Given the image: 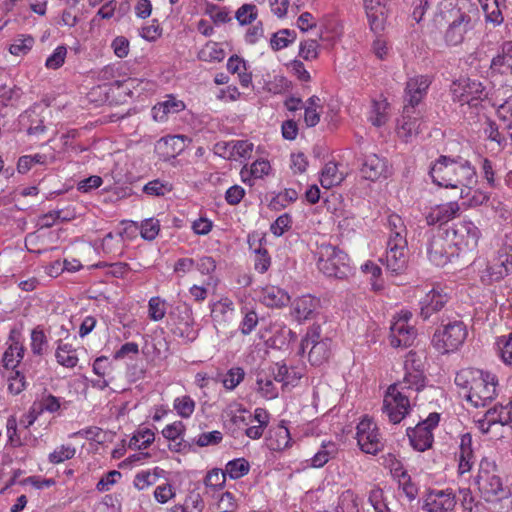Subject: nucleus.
Instances as JSON below:
<instances>
[{"label": "nucleus", "instance_id": "37", "mask_svg": "<svg viewBox=\"0 0 512 512\" xmlns=\"http://www.w3.org/2000/svg\"><path fill=\"white\" fill-rule=\"evenodd\" d=\"M392 386H397V390H401L403 394H408L407 392L410 390L418 392L425 386L424 373L420 370L418 372L405 371L403 379Z\"/></svg>", "mask_w": 512, "mask_h": 512}, {"label": "nucleus", "instance_id": "5", "mask_svg": "<svg viewBox=\"0 0 512 512\" xmlns=\"http://www.w3.org/2000/svg\"><path fill=\"white\" fill-rule=\"evenodd\" d=\"M447 23V29L444 34L445 42L450 46L461 44L466 34L473 30L474 24L469 13L462 11L460 8L451 7L450 9L441 10L436 18Z\"/></svg>", "mask_w": 512, "mask_h": 512}, {"label": "nucleus", "instance_id": "21", "mask_svg": "<svg viewBox=\"0 0 512 512\" xmlns=\"http://www.w3.org/2000/svg\"><path fill=\"white\" fill-rule=\"evenodd\" d=\"M499 265L490 268L491 276L495 280L502 279L504 276L512 272V233L506 234L502 247L498 252Z\"/></svg>", "mask_w": 512, "mask_h": 512}, {"label": "nucleus", "instance_id": "8", "mask_svg": "<svg viewBox=\"0 0 512 512\" xmlns=\"http://www.w3.org/2000/svg\"><path fill=\"white\" fill-rule=\"evenodd\" d=\"M447 238L450 239L453 247L456 249L457 256L460 253L475 251L481 237L480 229L471 220H461L446 231Z\"/></svg>", "mask_w": 512, "mask_h": 512}, {"label": "nucleus", "instance_id": "31", "mask_svg": "<svg viewBox=\"0 0 512 512\" xmlns=\"http://www.w3.org/2000/svg\"><path fill=\"white\" fill-rule=\"evenodd\" d=\"M185 148V136L174 135L161 138L156 149L164 158H174Z\"/></svg>", "mask_w": 512, "mask_h": 512}, {"label": "nucleus", "instance_id": "17", "mask_svg": "<svg viewBox=\"0 0 512 512\" xmlns=\"http://www.w3.org/2000/svg\"><path fill=\"white\" fill-rule=\"evenodd\" d=\"M455 505V495L451 491L431 490L423 500L422 509L426 512H449Z\"/></svg>", "mask_w": 512, "mask_h": 512}, {"label": "nucleus", "instance_id": "49", "mask_svg": "<svg viewBox=\"0 0 512 512\" xmlns=\"http://www.w3.org/2000/svg\"><path fill=\"white\" fill-rule=\"evenodd\" d=\"M155 435L150 429L138 431L129 441V447L134 449H146L154 441Z\"/></svg>", "mask_w": 512, "mask_h": 512}, {"label": "nucleus", "instance_id": "15", "mask_svg": "<svg viewBox=\"0 0 512 512\" xmlns=\"http://www.w3.org/2000/svg\"><path fill=\"white\" fill-rule=\"evenodd\" d=\"M429 260L436 266L443 267L450 262L451 257L457 255L450 239L443 233L434 234L427 244Z\"/></svg>", "mask_w": 512, "mask_h": 512}, {"label": "nucleus", "instance_id": "38", "mask_svg": "<svg viewBox=\"0 0 512 512\" xmlns=\"http://www.w3.org/2000/svg\"><path fill=\"white\" fill-rule=\"evenodd\" d=\"M56 361L59 365L66 368H74L78 364V356L76 349L62 340L57 341V348L55 351Z\"/></svg>", "mask_w": 512, "mask_h": 512}, {"label": "nucleus", "instance_id": "45", "mask_svg": "<svg viewBox=\"0 0 512 512\" xmlns=\"http://www.w3.org/2000/svg\"><path fill=\"white\" fill-rule=\"evenodd\" d=\"M250 466L247 460L244 458L234 459L229 461L226 466L224 474L229 476L231 479H239L245 476L249 472Z\"/></svg>", "mask_w": 512, "mask_h": 512}, {"label": "nucleus", "instance_id": "35", "mask_svg": "<svg viewBox=\"0 0 512 512\" xmlns=\"http://www.w3.org/2000/svg\"><path fill=\"white\" fill-rule=\"evenodd\" d=\"M261 300L267 307L281 308L289 303L290 296L277 286H267L262 290Z\"/></svg>", "mask_w": 512, "mask_h": 512}, {"label": "nucleus", "instance_id": "28", "mask_svg": "<svg viewBox=\"0 0 512 512\" xmlns=\"http://www.w3.org/2000/svg\"><path fill=\"white\" fill-rule=\"evenodd\" d=\"M458 461L459 474L462 475L471 471L474 464V451L472 447V436L470 433H465L460 438Z\"/></svg>", "mask_w": 512, "mask_h": 512}, {"label": "nucleus", "instance_id": "18", "mask_svg": "<svg viewBox=\"0 0 512 512\" xmlns=\"http://www.w3.org/2000/svg\"><path fill=\"white\" fill-rule=\"evenodd\" d=\"M389 0H363L370 29L374 33L384 30L388 15Z\"/></svg>", "mask_w": 512, "mask_h": 512}, {"label": "nucleus", "instance_id": "9", "mask_svg": "<svg viewBox=\"0 0 512 512\" xmlns=\"http://www.w3.org/2000/svg\"><path fill=\"white\" fill-rule=\"evenodd\" d=\"M425 128L421 111L412 106H404L400 118L397 120V136L405 143L414 141Z\"/></svg>", "mask_w": 512, "mask_h": 512}, {"label": "nucleus", "instance_id": "26", "mask_svg": "<svg viewBox=\"0 0 512 512\" xmlns=\"http://www.w3.org/2000/svg\"><path fill=\"white\" fill-rule=\"evenodd\" d=\"M460 213V205L456 201L437 205L432 208L426 216L429 225L444 224L458 216Z\"/></svg>", "mask_w": 512, "mask_h": 512}, {"label": "nucleus", "instance_id": "10", "mask_svg": "<svg viewBox=\"0 0 512 512\" xmlns=\"http://www.w3.org/2000/svg\"><path fill=\"white\" fill-rule=\"evenodd\" d=\"M440 415L436 412L419 422L415 427L407 429V436L411 446L420 452H424L432 447L434 437L433 429L438 426Z\"/></svg>", "mask_w": 512, "mask_h": 512}, {"label": "nucleus", "instance_id": "33", "mask_svg": "<svg viewBox=\"0 0 512 512\" xmlns=\"http://www.w3.org/2000/svg\"><path fill=\"white\" fill-rule=\"evenodd\" d=\"M339 452L338 445L333 441H323L319 450L307 460L312 468H322L329 460L334 459Z\"/></svg>", "mask_w": 512, "mask_h": 512}, {"label": "nucleus", "instance_id": "25", "mask_svg": "<svg viewBox=\"0 0 512 512\" xmlns=\"http://www.w3.org/2000/svg\"><path fill=\"white\" fill-rule=\"evenodd\" d=\"M387 170L388 166L386 160L374 153L365 155L360 169L362 176L371 181H376L381 177L385 178L387 176Z\"/></svg>", "mask_w": 512, "mask_h": 512}, {"label": "nucleus", "instance_id": "29", "mask_svg": "<svg viewBox=\"0 0 512 512\" xmlns=\"http://www.w3.org/2000/svg\"><path fill=\"white\" fill-rule=\"evenodd\" d=\"M185 109L183 101L173 96H168L166 100L159 102L152 108V116L155 121H166L169 114H176Z\"/></svg>", "mask_w": 512, "mask_h": 512}, {"label": "nucleus", "instance_id": "39", "mask_svg": "<svg viewBox=\"0 0 512 512\" xmlns=\"http://www.w3.org/2000/svg\"><path fill=\"white\" fill-rule=\"evenodd\" d=\"M271 169L270 163L266 160H256L252 163L250 169L247 168V166H244L241 171V179L244 183H249L250 186L253 184L251 183V178L254 179H261L265 175H268L269 171Z\"/></svg>", "mask_w": 512, "mask_h": 512}, {"label": "nucleus", "instance_id": "55", "mask_svg": "<svg viewBox=\"0 0 512 512\" xmlns=\"http://www.w3.org/2000/svg\"><path fill=\"white\" fill-rule=\"evenodd\" d=\"M166 314V303L158 296L150 298L148 302V315L153 321H160Z\"/></svg>", "mask_w": 512, "mask_h": 512}, {"label": "nucleus", "instance_id": "56", "mask_svg": "<svg viewBox=\"0 0 512 512\" xmlns=\"http://www.w3.org/2000/svg\"><path fill=\"white\" fill-rule=\"evenodd\" d=\"M240 25L252 23L257 18V7L254 4H243L235 13Z\"/></svg>", "mask_w": 512, "mask_h": 512}, {"label": "nucleus", "instance_id": "54", "mask_svg": "<svg viewBox=\"0 0 512 512\" xmlns=\"http://www.w3.org/2000/svg\"><path fill=\"white\" fill-rule=\"evenodd\" d=\"M34 39L31 36L16 38L9 47V52L15 56L26 55L33 47Z\"/></svg>", "mask_w": 512, "mask_h": 512}, {"label": "nucleus", "instance_id": "61", "mask_svg": "<svg viewBox=\"0 0 512 512\" xmlns=\"http://www.w3.org/2000/svg\"><path fill=\"white\" fill-rule=\"evenodd\" d=\"M159 231L160 224L158 220L149 218L142 221L140 234L143 239L152 241L157 237Z\"/></svg>", "mask_w": 512, "mask_h": 512}, {"label": "nucleus", "instance_id": "19", "mask_svg": "<svg viewBox=\"0 0 512 512\" xmlns=\"http://www.w3.org/2000/svg\"><path fill=\"white\" fill-rule=\"evenodd\" d=\"M320 308V299L303 295L291 303V316L299 323L312 319Z\"/></svg>", "mask_w": 512, "mask_h": 512}, {"label": "nucleus", "instance_id": "2", "mask_svg": "<svg viewBox=\"0 0 512 512\" xmlns=\"http://www.w3.org/2000/svg\"><path fill=\"white\" fill-rule=\"evenodd\" d=\"M455 384L462 388L464 397L474 407H485L496 397L497 377L487 371L467 368L455 376Z\"/></svg>", "mask_w": 512, "mask_h": 512}, {"label": "nucleus", "instance_id": "27", "mask_svg": "<svg viewBox=\"0 0 512 512\" xmlns=\"http://www.w3.org/2000/svg\"><path fill=\"white\" fill-rule=\"evenodd\" d=\"M172 333L185 343H191L198 337V330L194 328V319L189 309H185L179 316Z\"/></svg>", "mask_w": 512, "mask_h": 512}, {"label": "nucleus", "instance_id": "40", "mask_svg": "<svg viewBox=\"0 0 512 512\" xmlns=\"http://www.w3.org/2000/svg\"><path fill=\"white\" fill-rule=\"evenodd\" d=\"M218 148H230L229 158H247L253 151V144L247 140L221 142Z\"/></svg>", "mask_w": 512, "mask_h": 512}, {"label": "nucleus", "instance_id": "1", "mask_svg": "<svg viewBox=\"0 0 512 512\" xmlns=\"http://www.w3.org/2000/svg\"><path fill=\"white\" fill-rule=\"evenodd\" d=\"M433 183L446 188L464 186L471 188L477 183L476 169L461 157L440 156L430 168Z\"/></svg>", "mask_w": 512, "mask_h": 512}, {"label": "nucleus", "instance_id": "57", "mask_svg": "<svg viewBox=\"0 0 512 512\" xmlns=\"http://www.w3.org/2000/svg\"><path fill=\"white\" fill-rule=\"evenodd\" d=\"M123 247L122 233L109 232L105 235L102 241V248L106 253H115Z\"/></svg>", "mask_w": 512, "mask_h": 512}, {"label": "nucleus", "instance_id": "14", "mask_svg": "<svg viewBox=\"0 0 512 512\" xmlns=\"http://www.w3.org/2000/svg\"><path fill=\"white\" fill-rule=\"evenodd\" d=\"M411 312H402L394 318L390 327V344L393 347H409L416 338V329L409 324Z\"/></svg>", "mask_w": 512, "mask_h": 512}, {"label": "nucleus", "instance_id": "48", "mask_svg": "<svg viewBox=\"0 0 512 512\" xmlns=\"http://www.w3.org/2000/svg\"><path fill=\"white\" fill-rule=\"evenodd\" d=\"M339 508L342 512H359V498L350 489L345 490L339 497Z\"/></svg>", "mask_w": 512, "mask_h": 512}, {"label": "nucleus", "instance_id": "7", "mask_svg": "<svg viewBox=\"0 0 512 512\" xmlns=\"http://www.w3.org/2000/svg\"><path fill=\"white\" fill-rule=\"evenodd\" d=\"M467 328L460 320H442L441 327L437 328L432 339L434 347L440 353H449L457 350L467 337Z\"/></svg>", "mask_w": 512, "mask_h": 512}, {"label": "nucleus", "instance_id": "47", "mask_svg": "<svg viewBox=\"0 0 512 512\" xmlns=\"http://www.w3.org/2000/svg\"><path fill=\"white\" fill-rule=\"evenodd\" d=\"M208 15L216 25L225 24L232 20L230 11L226 7H220L215 4H208L205 9Z\"/></svg>", "mask_w": 512, "mask_h": 512}, {"label": "nucleus", "instance_id": "42", "mask_svg": "<svg viewBox=\"0 0 512 512\" xmlns=\"http://www.w3.org/2000/svg\"><path fill=\"white\" fill-rule=\"evenodd\" d=\"M25 349L18 341H13L3 354V364L7 369H14L24 357Z\"/></svg>", "mask_w": 512, "mask_h": 512}, {"label": "nucleus", "instance_id": "32", "mask_svg": "<svg viewBox=\"0 0 512 512\" xmlns=\"http://www.w3.org/2000/svg\"><path fill=\"white\" fill-rule=\"evenodd\" d=\"M261 242L262 239L257 238L255 235L248 236L249 248L255 253L254 268L259 273H265L271 265V258L267 249L262 247Z\"/></svg>", "mask_w": 512, "mask_h": 512}, {"label": "nucleus", "instance_id": "46", "mask_svg": "<svg viewBox=\"0 0 512 512\" xmlns=\"http://www.w3.org/2000/svg\"><path fill=\"white\" fill-rule=\"evenodd\" d=\"M295 39L296 33L294 30L282 29L273 34L270 45L273 50L278 51L287 47L294 42Z\"/></svg>", "mask_w": 512, "mask_h": 512}, {"label": "nucleus", "instance_id": "20", "mask_svg": "<svg viewBox=\"0 0 512 512\" xmlns=\"http://www.w3.org/2000/svg\"><path fill=\"white\" fill-rule=\"evenodd\" d=\"M448 294L440 287L431 289L419 302L420 315L424 320L440 311L448 302Z\"/></svg>", "mask_w": 512, "mask_h": 512}, {"label": "nucleus", "instance_id": "12", "mask_svg": "<svg viewBox=\"0 0 512 512\" xmlns=\"http://www.w3.org/2000/svg\"><path fill=\"white\" fill-rule=\"evenodd\" d=\"M451 93L454 101L461 105L468 104L470 106H476L478 101L487 96L482 83L470 78L454 81L451 85Z\"/></svg>", "mask_w": 512, "mask_h": 512}, {"label": "nucleus", "instance_id": "41", "mask_svg": "<svg viewBox=\"0 0 512 512\" xmlns=\"http://www.w3.org/2000/svg\"><path fill=\"white\" fill-rule=\"evenodd\" d=\"M344 180V174L339 172L338 166L334 162H328L322 170L320 183L323 188L330 189L341 184Z\"/></svg>", "mask_w": 512, "mask_h": 512}, {"label": "nucleus", "instance_id": "62", "mask_svg": "<svg viewBox=\"0 0 512 512\" xmlns=\"http://www.w3.org/2000/svg\"><path fill=\"white\" fill-rule=\"evenodd\" d=\"M76 449L70 445H62L56 448L49 455V461L53 464H59L65 460H69L74 457Z\"/></svg>", "mask_w": 512, "mask_h": 512}, {"label": "nucleus", "instance_id": "44", "mask_svg": "<svg viewBox=\"0 0 512 512\" xmlns=\"http://www.w3.org/2000/svg\"><path fill=\"white\" fill-rule=\"evenodd\" d=\"M234 312V305L233 302L228 299L224 298L216 302L211 310L212 318L215 321L223 320L227 321L231 318L232 314Z\"/></svg>", "mask_w": 512, "mask_h": 512}, {"label": "nucleus", "instance_id": "64", "mask_svg": "<svg viewBox=\"0 0 512 512\" xmlns=\"http://www.w3.org/2000/svg\"><path fill=\"white\" fill-rule=\"evenodd\" d=\"M6 429L8 443L11 447L17 448L25 444V442L21 439L20 435L18 434L17 421L15 417L11 416L7 419Z\"/></svg>", "mask_w": 512, "mask_h": 512}, {"label": "nucleus", "instance_id": "53", "mask_svg": "<svg viewBox=\"0 0 512 512\" xmlns=\"http://www.w3.org/2000/svg\"><path fill=\"white\" fill-rule=\"evenodd\" d=\"M245 371L241 367H232L224 375L222 383L228 390L235 389L244 379Z\"/></svg>", "mask_w": 512, "mask_h": 512}, {"label": "nucleus", "instance_id": "13", "mask_svg": "<svg viewBox=\"0 0 512 512\" xmlns=\"http://www.w3.org/2000/svg\"><path fill=\"white\" fill-rule=\"evenodd\" d=\"M357 442L361 450L367 454L375 455L384 448V440L377 425L366 417L357 425Z\"/></svg>", "mask_w": 512, "mask_h": 512}, {"label": "nucleus", "instance_id": "22", "mask_svg": "<svg viewBox=\"0 0 512 512\" xmlns=\"http://www.w3.org/2000/svg\"><path fill=\"white\" fill-rule=\"evenodd\" d=\"M492 75H509L512 73V41H504L497 54L491 59Z\"/></svg>", "mask_w": 512, "mask_h": 512}, {"label": "nucleus", "instance_id": "59", "mask_svg": "<svg viewBox=\"0 0 512 512\" xmlns=\"http://www.w3.org/2000/svg\"><path fill=\"white\" fill-rule=\"evenodd\" d=\"M60 409V401L57 397L49 394L44 396L38 403V410H36V403L32 407V413L40 414L43 411L50 413L56 412Z\"/></svg>", "mask_w": 512, "mask_h": 512}, {"label": "nucleus", "instance_id": "6", "mask_svg": "<svg viewBox=\"0 0 512 512\" xmlns=\"http://www.w3.org/2000/svg\"><path fill=\"white\" fill-rule=\"evenodd\" d=\"M310 346L308 360L313 366L325 363L331 355V339L322 335L319 324L311 325L301 340L298 354L303 355Z\"/></svg>", "mask_w": 512, "mask_h": 512}, {"label": "nucleus", "instance_id": "30", "mask_svg": "<svg viewBox=\"0 0 512 512\" xmlns=\"http://www.w3.org/2000/svg\"><path fill=\"white\" fill-rule=\"evenodd\" d=\"M291 441L292 438L286 422L281 421L277 427L270 430L267 445L273 451H281L288 448L291 445Z\"/></svg>", "mask_w": 512, "mask_h": 512}, {"label": "nucleus", "instance_id": "16", "mask_svg": "<svg viewBox=\"0 0 512 512\" xmlns=\"http://www.w3.org/2000/svg\"><path fill=\"white\" fill-rule=\"evenodd\" d=\"M432 80L428 75H416L406 82L404 94V106L417 108L427 94V90Z\"/></svg>", "mask_w": 512, "mask_h": 512}, {"label": "nucleus", "instance_id": "58", "mask_svg": "<svg viewBox=\"0 0 512 512\" xmlns=\"http://www.w3.org/2000/svg\"><path fill=\"white\" fill-rule=\"evenodd\" d=\"M265 368L271 373L276 382L282 383L283 385L290 384V372L286 364L275 363Z\"/></svg>", "mask_w": 512, "mask_h": 512}, {"label": "nucleus", "instance_id": "36", "mask_svg": "<svg viewBox=\"0 0 512 512\" xmlns=\"http://www.w3.org/2000/svg\"><path fill=\"white\" fill-rule=\"evenodd\" d=\"M274 379L269 371L264 367L256 372L257 391L267 399H274L278 396V390L274 384Z\"/></svg>", "mask_w": 512, "mask_h": 512}, {"label": "nucleus", "instance_id": "52", "mask_svg": "<svg viewBox=\"0 0 512 512\" xmlns=\"http://www.w3.org/2000/svg\"><path fill=\"white\" fill-rule=\"evenodd\" d=\"M48 341L46 335L39 327L31 332V351L34 355L41 356L44 354Z\"/></svg>", "mask_w": 512, "mask_h": 512}, {"label": "nucleus", "instance_id": "43", "mask_svg": "<svg viewBox=\"0 0 512 512\" xmlns=\"http://www.w3.org/2000/svg\"><path fill=\"white\" fill-rule=\"evenodd\" d=\"M497 115L501 121V129L506 131L507 136L512 142V99L504 102L498 107Z\"/></svg>", "mask_w": 512, "mask_h": 512}, {"label": "nucleus", "instance_id": "51", "mask_svg": "<svg viewBox=\"0 0 512 512\" xmlns=\"http://www.w3.org/2000/svg\"><path fill=\"white\" fill-rule=\"evenodd\" d=\"M173 407L182 418H189L195 410V401L188 395L177 397Z\"/></svg>", "mask_w": 512, "mask_h": 512}, {"label": "nucleus", "instance_id": "63", "mask_svg": "<svg viewBox=\"0 0 512 512\" xmlns=\"http://www.w3.org/2000/svg\"><path fill=\"white\" fill-rule=\"evenodd\" d=\"M74 218V213L65 210L50 211L42 217V226L51 227L57 220L70 221Z\"/></svg>", "mask_w": 512, "mask_h": 512}, {"label": "nucleus", "instance_id": "3", "mask_svg": "<svg viewBox=\"0 0 512 512\" xmlns=\"http://www.w3.org/2000/svg\"><path fill=\"white\" fill-rule=\"evenodd\" d=\"M317 267L328 277L345 279L352 274L348 255L330 243H322L317 248Z\"/></svg>", "mask_w": 512, "mask_h": 512}, {"label": "nucleus", "instance_id": "50", "mask_svg": "<svg viewBox=\"0 0 512 512\" xmlns=\"http://www.w3.org/2000/svg\"><path fill=\"white\" fill-rule=\"evenodd\" d=\"M387 108L388 103L385 100L373 102L370 121L374 126L380 127L386 123Z\"/></svg>", "mask_w": 512, "mask_h": 512}, {"label": "nucleus", "instance_id": "11", "mask_svg": "<svg viewBox=\"0 0 512 512\" xmlns=\"http://www.w3.org/2000/svg\"><path fill=\"white\" fill-rule=\"evenodd\" d=\"M409 394L397 390V386H389L383 399V412L393 424L400 423L410 410Z\"/></svg>", "mask_w": 512, "mask_h": 512}, {"label": "nucleus", "instance_id": "24", "mask_svg": "<svg viewBox=\"0 0 512 512\" xmlns=\"http://www.w3.org/2000/svg\"><path fill=\"white\" fill-rule=\"evenodd\" d=\"M386 227L388 229L387 246L408 247L407 229L399 215L390 214L387 217Z\"/></svg>", "mask_w": 512, "mask_h": 512}, {"label": "nucleus", "instance_id": "4", "mask_svg": "<svg viewBox=\"0 0 512 512\" xmlns=\"http://www.w3.org/2000/svg\"><path fill=\"white\" fill-rule=\"evenodd\" d=\"M475 483L486 501H492L495 498L502 499L507 495L498 467L490 458L484 457L480 461Z\"/></svg>", "mask_w": 512, "mask_h": 512}, {"label": "nucleus", "instance_id": "60", "mask_svg": "<svg viewBox=\"0 0 512 512\" xmlns=\"http://www.w3.org/2000/svg\"><path fill=\"white\" fill-rule=\"evenodd\" d=\"M497 345L503 362L512 366V332L507 336L500 337Z\"/></svg>", "mask_w": 512, "mask_h": 512}, {"label": "nucleus", "instance_id": "34", "mask_svg": "<svg viewBox=\"0 0 512 512\" xmlns=\"http://www.w3.org/2000/svg\"><path fill=\"white\" fill-rule=\"evenodd\" d=\"M486 422L488 426L494 424L508 425L512 423V401L506 404L495 405L486 412Z\"/></svg>", "mask_w": 512, "mask_h": 512}, {"label": "nucleus", "instance_id": "23", "mask_svg": "<svg viewBox=\"0 0 512 512\" xmlns=\"http://www.w3.org/2000/svg\"><path fill=\"white\" fill-rule=\"evenodd\" d=\"M388 271L395 275L403 273L408 263V247H386L385 259H381Z\"/></svg>", "mask_w": 512, "mask_h": 512}]
</instances>
